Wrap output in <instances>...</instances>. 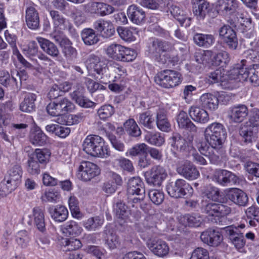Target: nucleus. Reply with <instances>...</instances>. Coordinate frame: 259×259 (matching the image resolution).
<instances>
[{"instance_id":"obj_1","label":"nucleus","mask_w":259,"mask_h":259,"mask_svg":"<svg viewBox=\"0 0 259 259\" xmlns=\"http://www.w3.org/2000/svg\"><path fill=\"white\" fill-rule=\"evenodd\" d=\"M227 22L242 34L244 45L251 48L255 47L256 41L251 18L241 14L239 17L230 18Z\"/></svg>"},{"instance_id":"obj_2","label":"nucleus","mask_w":259,"mask_h":259,"mask_svg":"<svg viewBox=\"0 0 259 259\" xmlns=\"http://www.w3.org/2000/svg\"><path fill=\"white\" fill-rule=\"evenodd\" d=\"M82 149L93 157H107L110 155L104 139L96 135H90L85 138L82 143Z\"/></svg>"},{"instance_id":"obj_3","label":"nucleus","mask_w":259,"mask_h":259,"mask_svg":"<svg viewBox=\"0 0 259 259\" xmlns=\"http://www.w3.org/2000/svg\"><path fill=\"white\" fill-rule=\"evenodd\" d=\"M22 169L18 164L14 165L8 171L0 183V198L4 197L15 190L20 183Z\"/></svg>"},{"instance_id":"obj_4","label":"nucleus","mask_w":259,"mask_h":259,"mask_svg":"<svg viewBox=\"0 0 259 259\" xmlns=\"http://www.w3.org/2000/svg\"><path fill=\"white\" fill-rule=\"evenodd\" d=\"M227 136L226 128L219 122L210 124L204 131L205 139L209 146H223Z\"/></svg>"},{"instance_id":"obj_5","label":"nucleus","mask_w":259,"mask_h":259,"mask_svg":"<svg viewBox=\"0 0 259 259\" xmlns=\"http://www.w3.org/2000/svg\"><path fill=\"white\" fill-rule=\"evenodd\" d=\"M166 191L170 197L175 198L187 199L191 197L194 192L191 185L182 179L169 182L166 186Z\"/></svg>"},{"instance_id":"obj_6","label":"nucleus","mask_w":259,"mask_h":259,"mask_svg":"<svg viewBox=\"0 0 259 259\" xmlns=\"http://www.w3.org/2000/svg\"><path fill=\"white\" fill-rule=\"evenodd\" d=\"M155 83L165 88H173L178 85L182 81L181 74L178 71L165 69L158 72L154 77Z\"/></svg>"},{"instance_id":"obj_7","label":"nucleus","mask_w":259,"mask_h":259,"mask_svg":"<svg viewBox=\"0 0 259 259\" xmlns=\"http://www.w3.org/2000/svg\"><path fill=\"white\" fill-rule=\"evenodd\" d=\"M197 148L200 153L207 157L210 162L214 164L220 163L225 153L223 146H208L206 143L201 142L198 144Z\"/></svg>"},{"instance_id":"obj_8","label":"nucleus","mask_w":259,"mask_h":259,"mask_svg":"<svg viewBox=\"0 0 259 259\" xmlns=\"http://www.w3.org/2000/svg\"><path fill=\"white\" fill-rule=\"evenodd\" d=\"M245 227V225L242 224L237 226L233 225L223 228L226 237L236 249L242 248L246 243L243 233L240 230Z\"/></svg>"},{"instance_id":"obj_9","label":"nucleus","mask_w":259,"mask_h":259,"mask_svg":"<svg viewBox=\"0 0 259 259\" xmlns=\"http://www.w3.org/2000/svg\"><path fill=\"white\" fill-rule=\"evenodd\" d=\"M201 209L203 213L208 215L221 218L228 215L231 211V207L224 202H203Z\"/></svg>"},{"instance_id":"obj_10","label":"nucleus","mask_w":259,"mask_h":259,"mask_svg":"<svg viewBox=\"0 0 259 259\" xmlns=\"http://www.w3.org/2000/svg\"><path fill=\"white\" fill-rule=\"evenodd\" d=\"M230 24H224L219 29V35L229 49L236 50L238 46V40L236 32Z\"/></svg>"},{"instance_id":"obj_11","label":"nucleus","mask_w":259,"mask_h":259,"mask_svg":"<svg viewBox=\"0 0 259 259\" xmlns=\"http://www.w3.org/2000/svg\"><path fill=\"white\" fill-rule=\"evenodd\" d=\"M100 174V169L96 164L88 161H82L78 167L77 178L83 181H91Z\"/></svg>"},{"instance_id":"obj_12","label":"nucleus","mask_w":259,"mask_h":259,"mask_svg":"<svg viewBox=\"0 0 259 259\" xmlns=\"http://www.w3.org/2000/svg\"><path fill=\"white\" fill-rule=\"evenodd\" d=\"M167 175L165 168L160 165H155L145 173L146 182L151 186L160 187Z\"/></svg>"},{"instance_id":"obj_13","label":"nucleus","mask_w":259,"mask_h":259,"mask_svg":"<svg viewBox=\"0 0 259 259\" xmlns=\"http://www.w3.org/2000/svg\"><path fill=\"white\" fill-rule=\"evenodd\" d=\"M107 65L100 57L95 54L90 55L87 59V68L89 72L96 76L97 78L102 79Z\"/></svg>"},{"instance_id":"obj_14","label":"nucleus","mask_w":259,"mask_h":259,"mask_svg":"<svg viewBox=\"0 0 259 259\" xmlns=\"http://www.w3.org/2000/svg\"><path fill=\"white\" fill-rule=\"evenodd\" d=\"M246 60L243 59L240 63L235 64L229 72V77L231 79L238 81H244L249 77L250 69L251 65H248Z\"/></svg>"},{"instance_id":"obj_15","label":"nucleus","mask_w":259,"mask_h":259,"mask_svg":"<svg viewBox=\"0 0 259 259\" xmlns=\"http://www.w3.org/2000/svg\"><path fill=\"white\" fill-rule=\"evenodd\" d=\"M200 239L207 245L216 247L223 242V236L218 229L209 228L201 233Z\"/></svg>"},{"instance_id":"obj_16","label":"nucleus","mask_w":259,"mask_h":259,"mask_svg":"<svg viewBox=\"0 0 259 259\" xmlns=\"http://www.w3.org/2000/svg\"><path fill=\"white\" fill-rule=\"evenodd\" d=\"M193 136H188L187 139L180 135L172 136L169 140L171 147L180 152L187 153L192 148Z\"/></svg>"},{"instance_id":"obj_17","label":"nucleus","mask_w":259,"mask_h":259,"mask_svg":"<svg viewBox=\"0 0 259 259\" xmlns=\"http://www.w3.org/2000/svg\"><path fill=\"white\" fill-rule=\"evenodd\" d=\"M215 181L220 185L228 186L239 183V178L234 173L226 169H220L214 175Z\"/></svg>"},{"instance_id":"obj_18","label":"nucleus","mask_w":259,"mask_h":259,"mask_svg":"<svg viewBox=\"0 0 259 259\" xmlns=\"http://www.w3.org/2000/svg\"><path fill=\"white\" fill-rule=\"evenodd\" d=\"M241 142L245 145L251 144L258 138L259 129L244 124L239 129Z\"/></svg>"},{"instance_id":"obj_19","label":"nucleus","mask_w":259,"mask_h":259,"mask_svg":"<svg viewBox=\"0 0 259 259\" xmlns=\"http://www.w3.org/2000/svg\"><path fill=\"white\" fill-rule=\"evenodd\" d=\"M248 114L247 106L244 104H238L229 108L228 110V118L234 123L242 122Z\"/></svg>"},{"instance_id":"obj_20","label":"nucleus","mask_w":259,"mask_h":259,"mask_svg":"<svg viewBox=\"0 0 259 259\" xmlns=\"http://www.w3.org/2000/svg\"><path fill=\"white\" fill-rule=\"evenodd\" d=\"M93 27L105 38L110 37L115 33L113 24L110 21L104 19H100L96 20L93 24Z\"/></svg>"},{"instance_id":"obj_21","label":"nucleus","mask_w":259,"mask_h":259,"mask_svg":"<svg viewBox=\"0 0 259 259\" xmlns=\"http://www.w3.org/2000/svg\"><path fill=\"white\" fill-rule=\"evenodd\" d=\"M177 171L180 175L188 180H194L200 176L199 172L196 166L188 161H185L178 167Z\"/></svg>"},{"instance_id":"obj_22","label":"nucleus","mask_w":259,"mask_h":259,"mask_svg":"<svg viewBox=\"0 0 259 259\" xmlns=\"http://www.w3.org/2000/svg\"><path fill=\"white\" fill-rule=\"evenodd\" d=\"M227 198L239 206H245L248 202V197L246 193L240 189L233 188L227 194Z\"/></svg>"},{"instance_id":"obj_23","label":"nucleus","mask_w":259,"mask_h":259,"mask_svg":"<svg viewBox=\"0 0 259 259\" xmlns=\"http://www.w3.org/2000/svg\"><path fill=\"white\" fill-rule=\"evenodd\" d=\"M238 8L236 0H218L216 9L219 13L223 16H229L234 13Z\"/></svg>"},{"instance_id":"obj_24","label":"nucleus","mask_w":259,"mask_h":259,"mask_svg":"<svg viewBox=\"0 0 259 259\" xmlns=\"http://www.w3.org/2000/svg\"><path fill=\"white\" fill-rule=\"evenodd\" d=\"M70 96L72 100L79 106L88 108L94 107L96 103L86 98L84 94L83 89L78 88L73 92L70 93Z\"/></svg>"},{"instance_id":"obj_25","label":"nucleus","mask_w":259,"mask_h":259,"mask_svg":"<svg viewBox=\"0 0 259 259\" xmlns=\"http://www.w3.org/2000/svg\"><path fill=\"white\" fill-rule=\"evenodd\" d=\"M25 21L28 27L35 30L39 28V17L36 9L33 6L27 7L25 11Z\"/></svg>"},{"instance_id":"obj_26","label":"nucleus","mask_w":259,"mask_h":259,"mask_svg":"<svg viewBox=\"0 0 259 259\" xmlns=\"http://www.w3.org/2000/svg\"><path fill=\"white\" fill-rule=\"evenodd\" d=\"M18 80L21 82V77L20 73L15 70L11 71L10 75L8 71H0V83L4 86H17Z\"/></svg>"},{"instance_id":"obj_27","label":"nucleus","mask_w":259,"mask_h":259,"mask_svg":"<svg viewBox=\"0 0 259 259\" xmlns=\"http://www.w3.org/2000/svg\"><path fill=\"white\" fill-rule=\"evenodd\" d=\"M169 11L174 18L179 22L181 26L187 28L190 26L191 18L188 16L179 7L172 5L169 8Z\"/></svg>"},{"instance_id":"obj_28","label":"nucleus","mask_w":259,"mask_h":259,"mask_svg":"<svg viewBox=\"0 0 259 259\" xmlns=\"http://www.w3.org/2000/svg\"><path fill=\"white\" fill-rule=\"evenodd\" d=\"M148 248L155 255L163 257L169 252V247L167 243L161 239L153 240L148 245Z\"/></svg>"},{"instance_id":"obj_29","label":"nucleus","mask_w":259,"mask_h":259,"mask_svg":"<svg viewBox=\"0 0 259 259\" xmlns=\"http://www.w3.org/2000/svg\"><path fill=\"white\" fill-rule=\"evenodd\" d=\"M208 2L205 0H197L193 5V12L198 20H203L210 12Z\"/></svg>"},{"instance_id":"obj_30","label":"nucleus","mask_w":259,"mask_h":259,"mask_svg":"<svg viewBox=\"0 0 259 259\" xmlns=\"http://www.w3.org/2000/svg\"><path fill=\"white\" fill-rule=\"evenodd\" d=\"M37 96L32 93H26L23 100L19 105V109L22 112L31 113L36 110V101Z\"/></svg>"},{"instance_id":"obj_31","label":"nucleus","mask_w":259,"mask_h":259,"mask_svg":"<svg viewBox=\"0 0 259 259\" xmlns=\"http://www.w3.org/2000/svg\"><path fill=\"white\" fill-rule=\"evenodd\" d=\"M189 114L191 119L198 123L204 124L209 119L208 113L202 107L191 106L189 109Z\"/></svg>"},{"instance_id":"obj_32","label":"nucleus","mask_w":259,"mask_h":259,"mask_svg":"<svg viewBox=\"0 0 259 259\" xmlns=\"http://www.w3.org/2000/svg\"><path fill=\"white\" fill-rule=\"evenodd\" d=\"M171 48L169 42L158 38H153L149 44V51L153 55H156L168 51Z\"/></svg>"},{"instance_id":"obj_33","label":"nucleus","mask_w":259,"mask_h":259,"mask_svg":"<svg viewBox=\"0 0 259 259\" xmlns=\"http://www.w3.org/2000/svg\"><path fill=\"white\" fill-rule=\"evenodd\" d=\"M37 40L41 49L48 55L54 58H58L60 56V52L57 46L50 40L37 37Z\"/></svg>"},{"instance_id":"obj_34","label":"nucleus","mask_w":259,"mask_h":259,"mask_svg":"<svg viewBox=\"0 0 259 259\" xmlns=\"http://www.w3.org/2000/svg\"><path fill=\"white\" fill-rule=\"evenodd\" d=\"M127 14L130 20L133 23L139 25L145 21L146 17L145 11L137 6H130L127 9Z\"/></svg>"},{"instance_id":"obj_35","label":"nucleus","mask_w":259,"mask_h":259,"mask_svg":"<svg viewBox=\"0 0 259 259\" xmlns=\"http://www.w3.org/2000/svg\"><path fill=\"white\" fill-rule=\"evenodd\" d=\"M48 212L51 218L57 222L65 221L68 215V211L67 208L61 205L50 206L48 208Z\"/></svg>"},{"instance_id":"obj_36","label":"nucleus","mask_w":259,"mask_h":259,"mask_svg":"<svg viewBox=\"0 0 259 259\" xmlns=\"http://www.w3.org/2000/svg\"><path fill=\"white\" fill-rule=\"evenodd\" d=\"M176 119L180 128L189 131L190 132H197V127L189 119L186 112L183 110L181 111L177 114Z\"/></svg>"},{"instance_id":"obj_37","label":"nucleus","mask_w":259,"mask_h":259,"mask_svg":"<svg viewBox=\"0 0 259 259\" xmlns=\"http://www.w3.org/2000/svg\"><path fill=\"white\" fill-rule=\"evenodd\" d=\"M156 124L161 131L168 132L170 130L171 124L167 118V111L164 109H159L157 111Z\"/></svg>"},{"instance_id":"obj_38","label":"nucleus","mask_w":259,"mask_h":259,"mask_svg":"<svg viewBox=\"0 0 259 259\" xmlns=\"http://www.w3.org/2000/svg\"><path fill=\"white\" fill-rule=\"evenodd\" d=\"M193 40L198 46L208 48L214 43L215 37L211 34L196 33L193 35Z\"/></svg>"},{"instance_id":"obj_39","label":"nucleus","mask_w":259,"mask_h":259,"mask_svg":"<svg viewBox=\"0 0 259 259\" xmlns=\"http://www.w3.org/2000/svg\"><path fill=\"white\" fill-rule=\"evenodd\" d=\"M127 192L130 195L145 193L144 184L139 177L131 178L127 183Z\"/></svg>"},{"instance_id":"obj_40","label":"nucleus","mask_w":259,"mask_h":259,"mask_svg":"<svg viewBox=\"0 0 259 259\" xmlns=\"http://www.w3.org/2000/svg\"><path fill=\"white\" fill-rule=\"evenodd\" d=\"M30 141L33 145H45L48 141V137L38 126H35L30 132Z\"/></svg>"},{"instance_id":"obj_41","label":"nucleus","mask_w":259,"mask_h":259,"mask_svg":"<svg viewBox=\"0 0 259 259\" xmlns=\"http://www.w3.org/2000/svg\"><path fill=\"white\" fill-rule=\"evenodd\" d=\"M32 212L34 225L39 231L45 232L46 229L44 209L39 206H36L33 208Z\"/></svg>"},{"instance_id":"obj_42","label":"nucleus","mask_w":259,"mask_h":259,"mask_svg":"<svg viewBox=\"0 0 259 259\" xmlns=\"http://www.w3.org/2000/svg\"><path fill=\"white\" fill-rule=\"evenodd\" d=\"M14 109L13 103L10 100L0 105V133L2 132V124L7 125L10 124L12 119V115L9 113H5L4 109L12 111Z\"/></svg>"},{"instance_id":"obj_43","label":"nucleus","mask_w":259,"mask_h":259,"mask_svg":"<svg viewBox=\"0 0 259 259\" xmlns=\"http://www.w3.org/2000/svg\"><path fill=\"white\" fill-rule=\"evenodd\" d=\"M201 220L200 215L195 213L186 214L180 216L179 218L180 224L185 227H199L201 224Z\"/></svg>"},{"instance_id":"obj_44","label":"nucleus","mask_w":259,"mask_h":259,"mask_svg":"<svg viewBox=\"0 0 259 259\" xmlns=\"http://www.w3.org/2000/svg\"><path fill=\"white\" fill-rule=\"evenodd\" d=\"M200 103L202 108L215 110L218 107L217 96L210 94H203L200 98Z\"/></svg>"},{"instance_id":"obj_45","label":"nucleus","mask_w":259,"mask_h":259,"mask_svg":"<svg viewBox=\"0 0 259 259\" xmlns=\"http://www.w3.org/2000/svg\"><path fill=\"white\" fill-rule=\"evenodd\" d=\"M50 15L52 19L54 27L60 30H65L69 25V21L59 11L56 10L50 11Z\"/></svg>"},{"instance_id":"obj_46","label":"nucleus","mask_w":259,"mask_h":259,"mask_svg":"<svg viewBox=\"0 0 259 259\" xmlns=\"http://www.w3.org/2000/svg\"><path fill=\"white\" fill-rule=\"evenodd\" d=\"M125 134L130 137L138 138L141 136L142 132L134 119L130 118L123 123Z\"/></svg>"},{"instance_id":"obj_47","label":"nucleus","mask_w":259,"mask_h":259,"mask_svg":"<svg viewBox=\"0 0 259 259\" xmlns=\"http://www.w3.org/2000/svg\"><path fill=\"white\" fill-rule=\"evenodd\" d=\"M63 233L66 236H76L82 232V228L75 221H70L66 223L62 228Z\"/></svg>"},{"instance_id":"obj_48","label":"nucleus","mask_w":259,"mask_h":259,"mask_svg":"<svg viewBox=\"0 0 259 259\" xmlns=\"http://www.w3.org/2000/svg\"><path fill=\"white\" fill-rule=\"evenodd\" d=\"M139 123L146 128L152 130L155 127V119L150 110L139 114Z\"/></svg>"},{"instance_id":"obj_49","label":"nucleus","mask_w":259,"mask_h":259,"mask_svg":"<svg viewBox=\"0 0 259 259\" xmlns=\"http://www.w3.org/2000/svg\"><path fill=\"white\" fill-rule=\"evenodd\" d=\"M81 36L83 42L88 46L94 45L99 41L95 30L92 28L84 29L81 32Z\"/></svg>"},{"instance_id":"obj_50","label":"nucleus","mask_w":259,"mask_h":259,"mask_svg":"<svg viewBox=\"0 0 259 259\" xmlns=\"http://www.w3.org/2000/svg\"><path fill=\"white\" fill-rule=\"evenodd\" d=\"M51 152L47 149H36L30 155L41 165H45L49 161Z\"/></svg>"},{"instance_id":"obj_51","label":"nucleus","mask_w":259,"mask_h":259,"mask_svg":"<svg viewBox=\"0 0 259 259\" xmlns=\"http://www.w3.org/2000/svg\"><path fill=\"white\" fill-rule=\"evenodd\" d=\"M117 31L121 39L130 42L136 39L135 35L138 32L136 28L134 27H118Z\"/></svg>"},{"instance_id":"obj_52","label":"nucleus","mask_w":259,"mask_h":259,"mask_svg":"<svg viewBox=\"0 0 259 259\" xmlns=\"http://www.w3.org/2000/svg\"><path fill=\"white\" fill-rule=\"evenodd\" d=\"M46 110L49 114L52 116H59L63 115L60 98H58L52 100L47 105Z\"/></svg>"},{"instance_id":"obj_53","label":"nucleus","mask_w":259,"mask_h":259,"mask_svg":"<svg viewBox=\"0 0 259 259\" xmlns=\"http://www.w3.org/2000/svg\"><path fill=\"white\" fill-rule=\"evenodd\" d=\"M104 223V219L99 216L91 217L83 222L82 225L88 231H95L101 227Z\"/></svg>"},{"instance_id":"obj_54","label":"nucleus","mask_w":259,"mask_h":259,"mask_svg":"<svg viewBox=\"0 0 259 259\" xmlns=\"http://www.w3.org/2000/svg\"><path fill=\"white\" fill-rule=\"evenodd\" d=\"M148 146L145 143L137 144L128 149L125 153L126 156L139 157L147 154Z\"/></svg>"},{"instance_id":"obj_55","label":"nucleus","mask_w":259,"mask_h":259,"mask_svg":"<svg viewBox=\"0 0 259 259\" xmlns=\"http://www.w3.org/2000/svg\"><path fill=\"white\" fill-rule=\"evenodd\" d=\"M127 206L121 200L117 201L113 206V211L116 217L121 220H125L128 217Z\"/></svg>"},{"instance_id":"obj_56","label":"nucleus","mask_w":259,"mask_h":259,"mask_svg":"<svg viewBox=\"0 0 259 259\" xmlns=\"http://www.w3.org/2000/svg\"><path fill=\"white\" fill-rule=\"evenodd\" d=\"M145 140L149 144L157 147L162 146L165 142L163 134L159 132H149L145 136Z\"/></svg>"},{"instance_id":"obj_57","label":"nucleus","mask_w":259,"mask_h":259,"mask_svg":"<svg viewBox=\"0 0 259 259\" xmlns=\"http://www.w3.org/2000/svg\"><path fill=\"white\" fill-rule=\"evenodd\" d=\"M203 196L213 201H218L220 196V192L219 188L208 185L205 186L202 190Z\"/></svg>"},{"instance_id":"obj_58","label":"nucleus","mask_w":259,"mask_h":259,"mask_svg":"<svg viewBox=\"0 0 259 259\" xmlns=\"http://www.w3.org/2000/svg\"><path fill=\"white\" fill-rule=\"evenodd\" d=\"M229 61L230 56L229 53L226 51H222L214 55H213L211 65L224 67L227 64Z\"/></svg>"},{"instance_id":"obj_59","label":"nucleus","mask_w":259,"mask_h":259,"mask_svg":"<svg viewBox=\"0 0 259 259\" xmlns=\"http://www.w3.org/2000/svg\"><path fill=\"white\" fill-rule=\"evenodd\" d=\"M156 227V224L151 216L146 217L142 222L135 224L136 229L140 232H144Z\"/></svg>"},{"instance_id":"obj_60","label":"nucleus","mask_w":259,"mask_h":259,"mask_svg":"<svg viewBox=\"0 0 259 259\" xmlns=\"http://www.w3.org/2000/svg\"><path fill=\"white\" fill-rule=\"evenodd\" d=\"M72 42L69 40L61 48L64 56L68 61L73 60L77 56V50L72 46Z\"/></svg>"},{"instance_id":"obj_61","label":"nucleus","mask_w":259,"mask_h":259,"mask_svg":"<svg viewBox=\"0 0 259 259\" xmlns=\"http://www.w3.org/2000/svg\"><path fill=\"white\" fill-rule=\"evenodd\" d=\"M123 46L116 44H113L109 46L106 51V54L110 58L119 61L121 56V52Z\"/></svg>"},{"instance_id":"obj_62","label":"nucleus","mask_w":259,"mask_h":259,"mask_svg":"<svg viewBox=\"0 0 259 259\" xmlns=\"http://www.w3.org/2000/svg\"><path fill=\"white\" fill-rule=\"evenodd\" d=\"M115 113V109L110 104H105L100 107L97 111V114L100 119L106 120L111 117Z\"/></svg>"},{"instance_id":"obj_63","label":"nucleus","mask_w":259,"mask_h":259,"mask_svg":"<svg viewBox=\"0 0 259 259\" xmlns=\"http://www.w3.org/2000/svg\"><path fill=\"white\" fill-rule=\"evenodd\" d=\"M244 124L259 129V109L254 108L252 109L248 120Z\"/></svg>"},{"instance_id":"obj_64","label":"nucleus","mask_w":259,"mask_h":259,"mask_svg":"<svg viewBox=\"0 0 259 259\" xmlns=\"http://www.w3.org/2000/svg\"><path fill=\"white\" fill-rule=\"evenodd\" d=\"M249 73V76L248 78L250 82L254 86H259V64H252Z\"/></svg>"}]
</instances>
